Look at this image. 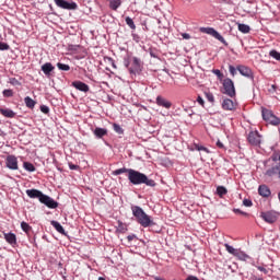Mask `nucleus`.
<instances>
[{"mask_svg":"<svg viewBox=\"0 0 280 280\" xmlns=\"http://www.w3.org/2000/svg\"><path fill=\"white\" fill-rule=\"evenodd\" d=\"M128 180L131 185H145L147 187H156V182L144 173L131 168L128 175Z\"/></svg>","mask_w":280,"mask_h":280,"instance_id":"1","label":"nucleus"},{"mask_svg":"<svg viewBox=\"0 0 280 280\" xmlns=\"http://www.w3.org/2000/svg\"><path fill=\"white\" fill-rule=\"evenodd\" d=\"M124 65L126 69H128L130 75H141V72L143 71V62L141 61V58L132 57L130 54H127L124 57Z\"/></svg>","mask_w":280,"mask_h":280,"instance_id":"2","label":"nucleus"},{"mask_svg":"<svg viewBox=\"0 0 280 280\" xmlns=\"http://www.w3.org/2000/svg\"><path fill=\"white\" fill-rule=\"evenodd\" d=\"M131 213L133 218H136L138 224L140 226H143V229H148L149 226H154L155 224L154 221L150 215H148V213H145V211H143V208L132 205Z\"/></svg>","mask_w":280,"mask_h":280,"instance_id":"3","label":"nucleus"},{"mask_svg":"<svg viewBox=\"0 0 280 280\" xmlns=\"http://www.w3.org/2000/svg\"><path fill=\"white\" fill-rule=\"evenodd\" d=\"M200 32H202L203 34H209V36H213V38L222 43V45H224L225 47H229V43L226 42V39H224V37L218 31H215V28L201 27Z\"/></svg>","mask_w":280,"mask_h":280,"instance_id":"4","label":"nucleus"},{"mask_svg":"<svg viewBox=\"0 0 280 280\" xmlns=\"http://www.w3.org/2000/svg\"><path fill=\"white\" fill-rule=\"evenodd\" d=\"M223 95H228V97H235V84L230 78L223 80Z\"/></svg>","mask_w":280,"mask_h":280,"instance_id":"5","label":"nucleus"},{"mask_svg":"<svg viewBox=\"0 0 280 280\" xmlns=\"http://www.w3.org/2000/svg\"><path fill=\"white\" fill-rule=\"evenodd\" d=\"M247 141L250 145L258 148V145H261V135H259V131H250L247 136Z\"/></svg>","mask_w":280,"mask_h":280,"instance_id":"6","label":"nucleus"},{"mask_svg":"<svg viewBox=\"0 0 280 280\" xmlns=\"http://www.w3.org/2000/svg\"><path fill=\"white\" fill-rule=\"evenodd\" d=\"M42 205H45L48 209H58V201L54 200V198L49 197L48 195H43L39 199Z\"/></svg>","mask_w":280,"mask_h":280,"instance_id":"7","label":"nucleus"},{"mask_svg":"<svg viewBox=\"0 0 280 280\" xmlns=\"http://www.w3.org/2000/svg\"><path fill=\"white\" fill-rule=\"evenodd\" d=\"M57 8H61V10H78V3L69 2L67 0H54Z\"/></svg>","mask_w":280,"mask_h":280,"instance_id":"8","label":"nucleus"},{"mask_svg":"<svg viewBox=\"0 0 280 280\" xmlns=\"http://www.w3.org/2000/svg\"><path fill=\"white\" fill-rule=\"evenodd\" d=\"M260 218L267 222V224H275L279 217L277 215V212L275 211H266L260 213Z\"/></svg>","mask_w":280,"mask_h":280,"instance_id":"9","label":"nucleus"},{"mask_svg":"<svg viewBox=\"0 0 280 280\" xmlns=\"http://www.w3.org/2000/svg\"><path fill=\"white\" fill-rule=\"evenodd\" d=\"M237 71L243 75L244 78H247L248 80H255V75L253 74V70L246 66H237Z\"/></svg>","mask_w":280,"mask_h":280,"instance_id":"10","label":"nucleus"},{"mask_svg":"<svg viewBox=\"0 0 280 280\" xmlns=\"http://www.w3.org/2000/svg\"><path fill=\"white\" fill-rule=\"evenodd\" d=\"M5 164L9 170H19V160L14 155H8Z\"/></svg>","mask_w":280,"mask_h":280,"instance_id":"11","label":"nucleus"},{"mask_svg":"<svg viewBox=\"0 0 280 280\" xmlns=\"http://www.w3.org/2000/svg\"><path fill=\"white\" fill-rule=\"evenodd\" d=\"M72 86L77 89V91H81L82 93H89V91H91V88H89V84L82 81L72 82Z\"/></svg>","mask_w":280,"mask_h":280,"instance_id":"12","label":"nucleus"},{"mask_svg":"<svg viewBox=\"0 0 280 280\" xmlns=\"http://www.w3.org/2000/svg\"><path fill=\"white\" fill-rule=\"evenodd\" d=\"M222 108L223 110H235V108H237V104L231 98H224L222 102Z\"/></svg>","mask_w":280,"mask_h":280,"instance_id":"13","label":"nucleus"},{"mask_svg":"<svg viewBox=\"0 0 280 280\" xmlns=\"http://www.w3.org/2000/svg\"><path fill=\"white\" fill-rule=\"evenodd\" d=\"M155 103L158 106H161L162 108H166L167 110H168V108H172V102L167 101L163 96H158L155 98Z\"/></svg>","mask_w":280,"mask_h":280,"instance_id":"14","label":"nucleus"},{"mask_svg":"<svg viewBox=\"0 0 280 280\" xmlns=\"http://www.w3.org/2000/svg\"><path fill=\"white\" fill-rule=\"evenodd\" d=\"M258 194L262 198H270V195L272 194V191H270V187H268L267 185L262 184V185H260L258 187Z\"/></svg>","mask_w":280,"mask_h":280,"instance_id":"15","label":"nucleus"},{"mask_svg":"<svg viewBox=\"0 0 280 280\" xmlns=\"http://www.w3.org/2000/svg\"><path fill=\"white\" fill-rule=\"evenodd\" d=\"M26 196H28V198H37L39 201L40 199L43 198L44 194L43 191L36 189V188H33V189H27L26 190Z\"/></svg>","mask_w":280,"mask_h":280,"instance_id":"16","label":"nucleus"},{"mask_svg":"<svg viewBox=\"0 0 280 280\" xmlns=\"http://www.w3.org/2000/svg\"><path fill=\"white\" fill-rule=\"evenodd\" d=\"M93 135H94V137H96V139H102V138L106 137V135H108V129L102 128V127H96L93 130Z\"/></svg>","mask_w":280,"mask_h":280,"instance_id":"17","label":"nucleus"},{"mask_svg":"<svg viewBox=\"0 0 280 280\" xmlns=\"http://www.w3.org/2000/svg\"><path fill=\"white\" fill-rule=\"evenodd\" d=\"M51 226H54V229L57 231V233H60V235H65L67 237L68 233L67 231H65V228L62 226V224H60V222L58 221H50Z\"/></svg>","mask_w":280,"mask_h":280,"instance_id":"18","label":"nucleus"},{"mask_svg":"<svg viewBox=\"0 0 280 280\" xmlns=\"http://www.w3.org/2000/svg\"><path fill=\"white\" fill-rule=\"evenodd\" d=\"M4 240L10 246H16V234L12 232L4 233Z\"/></svg>","mask_w":280,"mask_h":280,"instance_id":"19","label":"nucleus"},{"mask_svg":"<svg viewBox=\"0 0 280 280\" xmlns=\"http://www.w3.org/2000/svg\"><path fill=\"white\" fill-rule=\"evenodd\" d=\"M54 69L56 68L54 67V65H51V62H46L42 66V71L45 75H47V78L51 75V71H54Z\"/></svg>","mask_w":280,"mask_h":280,"instance_id":"20","label":"nucleus"},{"mask_svg":"<svg viewBox=\"0 0 280 280\" xmlns=\"http://www.w3.org/2000/svg\"><path fill=\"white\" fill-rule=\"evenodd\" d=\"M0 113L8 119H14V117H16V113L10 108H0Z\"/></svg>","mask_w":280,"mask_h":280,"instance_id":"21","label":"nucleus"},{"mask_svg":"<svg viewBox=\"0 0 280 280\" xmlns=\"http://www.w3.org/2000/svg\"><path fill=\"white\" fill-rule=\"evenodd\" d=\"M261 115H262L264 121H266L268 124L270 121L271 117L275 115V113H272V110H270L268 108L262 107Z\"/></svg>","mask_w":280,"mask_h":280,"instance_id":"22","label":"nucleus"},{"mask_svg":"<svg viewBox=\"0 0 280 280\" xmlns=\"http://www.w3.org/2000/svg\"><path fill=\"white\" fill-rule=\"evenodd\" d=\"M23 77H18V78H14V77H11L9 78V84H11L12 86H23Z\"/></svg>","mask_w":280,"mask_h":280,"instance_id":"23","label":"nucleus"},{"mask_svg":"<svg viewBox=\"0 0 280 280\" xmlns=\"http://www.w3.org/2000/svg\"><path fill=\"white\" fill-rule=\"evenodd\" d=\"M234 257H237V259H240V261H252L253 258H250V256H248L246 253L241 252L238 249V252H236V255Z\"/></svg>","mask_w":280,"mask_h":280,"instance_id":"24","label":"nucleus"},{"mask_svg":"<svg viewBox=\"0 0 280 280\" xmlns=\"http://www.w3.org/2000/svg\"><path fill=\"white\" fill-rule=\"evenodd\" d=\"M131 170H132V168H126V167L118 168V170H116V171H113V176H119V175H121V174H128V176H129Z\"/></svg>","mask_w":280,"mask_h":280,"instance_id":"25","label":"nucleus"},{"mask_svg":"<svg viewBox=\"0 0 280 280\" xmlns=\"http://www.w3.org/2000/svg\"><path fill=\"white\" fill-rule=\"evenodd\" d=\"M279 171H280V168H279V164H278V165L272 166L271 168L267 170L266 176L272 177V176H275V174H279Z\"/></svg>","mask_w":280,"mask_h":280,"instance_id":"26","label":"nucleus"},{"mask_svg":"<svg viewBox=\"0 0 280 280\" xmlns=\"http://www.w3.org/2000/svg\"><path fill=\"white\" fill-rule=\"evenodd\" d=\"M24 104L27 108H34V106H36V101H34L32 97L26 96L24 98Z\"/></svg>","mask_w":280,"mask_h":280,"instance_id":"27","label":"nucleus"},{"mask_svg":"<svg viewBox=\"0 0 280 280\" xmlns=\"http://www.w3.org/2000/svg\"><path fill=\"white\" fill-rule=\"evenodd\" d=\"M217 194L220 198H224V196H226V194H229V190L224 186H218Z\"/></svg>","mask_w":280,"mask_h":280,"instance_id":"28","label":"nucleus"},{"mask_svg":"<svg viewBox=\"0 0 280 280\" xmlns=\"http://www.w3.org/2000/svg\"><path fill=\"white\" fill-rule=\"evenodd\" d=\"M121 7V0H110L109 8L110 10H118Z\"/></svg>","mask_w":280,"mask_h":280,"instance_id":"29","label":"nucleus"},{"mask_svg":"<svg viewBox=\"0 0 280 280\" xmlns=\"http://www.w3.org/2000/svg\"><path fill=\"white\" fill-rule=\"evenodd\" d=\"M125 23L128 25V27H130V30H137V25L135 24V21L132 20V18L130 16L125 18Z\"/></svg>","mask_w":280,"mask_h":280,"instance_id":"30","label":"nucleus"},{"mask_svg":"<svg viewBox=\"0 0 280 280\" xmlns=\"http://www.w3.org/2000/svg\"><path fill=\"white\" fill-rule=\"evenodd\" d=\"M23 167L26 172H36V166H34V164L31 162H24Z\"/></svg>","mask_w":280,"mask_h":280,"instance_id":"31","label":"nucleus"},{"mask_svg":"<svg viewBox=\"0 0 280 280\" xmlns=\"http://www.w3.org/2000/svg\"><path fill=\"white\" fill-rule=\"evenodd\" d=\"M224 248L230 253V255H233L234 257L235 255H237V252L240 250V249H235L233 246H231L228 243L224 244Z\"/></svg>","mask_w":280,"mask_h":280,"instance_id":"32","label":"nucleus"},{"mask_svg":"<svg viewBox=\"0 0 280 280\" xmlns=\"http://www.w3.org/2000/svg\"><path fill=\"white\" fill-rule=\"evenodd\" d=\"M238 32H242V34H248V32H250V26H248V24H238Z\"/></svg>","mask_w":280,"mask_h":280,"instance_id":"33","label":"nucleus"},{"mask_svg":"<svg viewBox=\"0 0 280 280\" xmlns=\"http://www.w3.org/2000/svg\"><path fill=\"white\" fill-rule=\"evenodd\" d=\"M126 231H128L126 223L118 221L117 233H126Z\"/></svg>","mask_w":280,"mask_h":280,"instance_id":"34","label":"nucleus"},{"mask_svg":"<svg viewBox=\"0 0 280 280\" xmlns=\"http://www.w3.org/2000/svg\"><path fill=\"white\" fill-rule=\"evenodd\" d=\"M57 68L59 69V71H70L71 70V67L69 65L62 63V62H58Z\"/></svg>","mask_w":280,"mask_h":280,"instance_id":"35","label":"nucleus"},{"mask_svg":"<svg viewBox=\"0 0 280 280\" xmlns=\"http://www.w3.org/2000/svg\"><path fill=\"white\" fill-rule=\"evenodd\" d=\"M267 124H270L271 126H279L280 118L273 114V116L271 117V119H269V121H267Z\"/></svg>","mask_w":280,"mask_h":280,"instance_id":"36","label":"nucleus"},{"mask_svg":"<svg viewBox=\"0 0 280 280\" xmlns=\"http://www.w3.org/2000/svg\"><path fill=\"white\" fill-rule=\"evenodd\" d=\"M113 128L117 135H124V128H121V125L114 122Z\"/></svg>","mask_w":280,"mask_h":280,"instance_id":"37","label":"nucleus"},{"mask_svg":"<svg viewBox=\"0 0 280 280\" xmlns=\"http://www.w3.org/2000/svg\"><path fill=\"white\" fill-rule=\"evenodd\" d=\"M21 229L24 233H30V231H32V226L25 221L21 222Z\"/></svg>","mask_w":280,"mask_h":280,"instance_id":"38","label":"nucleus"},{"mask_svg":"<svg viewBox=\"0 0 280 280\" xmlns=\"http://www.w3.org/2000/svg\"><path fill=\"white\" fill-rule=\"evenodd\" d=\"M205 96H206V100H208V102H210V104H213V102H215V97L213 96V93L206 92Z\"/></svg>","mask_w":280,"mask_h":280,"instance_id":"39","label":"nucleus"},{"mask_svg":"<svg viewBox=\"0 0 280 280\" xmlns=\"http://www.w3.org/2000/svg\"><path fill=\"white\" fill-rule=\"evenodd\" d=\"M2 95H3V97H13L14 96V92L12 90H10V89L3 90L2 91Z\"/></svg>","mask_w":280,"mask_h":280,"instance_id":"40","label":"nucleus"},{"mask_svg":"<svg viewBox=\"0 0 280 280\" xmlns=\"http://www.w3.org/2000/svg\"><path fill=\"white\" fill-rule=\"evenodd\" d=\"M195 150H197L198 152H207V154H209V149H207V147H202L200 144H195Z\"/></svg>","mask_w":280,"mask_h":280,"instance_id":"41","label":"nucleus"},{"mask_svg":"<svg viewBox=\"0 0 280 280\" xmlns=\"http://www.w3.org/2000/svg\"><path fill=\"white\" fill-rule=\"evenodd\" d=\"M269 56H270L271 58H275V60H280V52L277 51V50H271V51H269Z\"/></svg>","mask_w":280,"mask_h":280,"instance_id":"42","label":"nucleus"},{"mask_svg":"<svg viewBox=\"0 0 280 280\" xmlns=\"http://www.w3.org/2000/svg\"><path fill=\"white\" fill-rule=\"evenodd\" d=\"M10 45L8 43L0 42V51H8Z\"/></svg>","mask_w":280,"mask_h":280,"instance_id":"43","label":"nucleus"},{"mask_svg":"<svg viewBox=\"0 0 280 280\" xmlns=\"http://www.w3.org/2000/svg\"><path fill=\"white\" fill-rule=\"evenodd\" d=\"M233 213H236L238 215H245L246 218H248V213L245 212V211L240 210V208H234Z\"/></svg>","mask_w":280,"mask_h":280,"instance_id":"44","label":"nucleus"},{"mask_svg":"<svg viewBox=\"0 0 280 280\" xmlns=\"http://www.w3.org/2000/svg\"><path fill=\"white\" fill-rule=\"evenodd\" d=\"M39 109L42 113H44V115H49V106L40 105Z\"/></svg>","mask_w":280,"mask_h":280,"instance_id":"45","label":"nucleus"},{"mask_svg":"<svg viewBox=\"0 0 280 280\" xmlns=\"http://www.w3.org/2000/svg\"><path fill=\"white\" fill-rule=\"evenodd\" d=\"M131 37H132V40H135V43H140L141 40V37L136 33H131Z\"/></svg>","mask_w":280,"mask_h":280,"instance_id":"46","label":"nucleus"},{"mask_svg":"<svg viewBox=\"0 0 280 280\" xmlns=\"http://www.w3.org/2000/svg\"><path fill=\"white\" fill-rule=\"evenodd\" d=\"M243 205H244V207H250V206L253 205V200H250V199H244V200H243Z\"/></svg>","mask_w":280,"mask_h":280,"instance_id":"47","label":"nucleus"},{"mask_svg":"<svg viewBox=\"0 0 280 280\" xmlns=\"http://www.w3.org/2000/svg\"><path fill=\"white\" fill-rule=\"evenodd\" d=\"M108 62H110L112 67H114V69H117V65H115V59H113L112 57H107L106 58Z\"/></svg>","mask_w":280,"mask_h":280,"instance_id":"48","label":"nucleus"},{"mask_svg":"<svg viewBox=\"0 0 280 280\" xmlns=\"http://www.w3.org/2000/svg\"><path fill=\"white\" fill-rule=\"evenodd\" d=\"M229 71L231 75H235L237 73V69H235L233 66H229Z\"/></svg>","mask_w":280,"mask_h":280,"instance_id":"49","label":"nucleus"},{"mask_svg":"<svg viewBox=\"0 0 280 280\" xmlns=\"http://www.w3.org/2000/svg\"><path fill=\"white\" fill-rule=\"evenodd\" d=\"M256 268H257V270H259L260 272H264V275H268V269H266L265 267L257 266Z\"/></svg>","mask_w":280,"mask_h":280,"instance_id":"50","label":"nucleus"},{"mask_svg":"<svg viewBox=\"0 0 280 280\" xmlns=\"http://www.w3.org/2000/svg\"><path fill=\"white\" fill-rule=\"evenodd\" d=\"M149 54H150L151 58H159V55L153 49H149Z\"/></svg>","mask_w":280,"mask_h":280,"instance_id":"51","label":"nucleus"},{"mask_svg":"<svg viewBox=\"0 0 280 280\" xmlns=\"http://www.w3.org/2000/svg\"><path fill=\"white\" fill-rule=\"evenodd\" d=\"M272 161H275V162L280 161V152L279 153H275L272 155Z\"/></svg>","mask_w":280,"mask_h":280,"instance_id":"52","label":"nucleus"},{"mask_svg":"<svg viewBox=\"0 0 280 280\" xmlns=\"http://www.w3.org/2000/svg\"><path fill=\"white\" fill-rule=\"evenodd\" d=\"M197 102L200 104V106H205V100L201 96L197 97Z\"/></svg>","mask_w":280,"mask_h":280,"instance_id":"53","label":"nucleus"},{"mask_svg":"<svg viewBox=\"0 0 280 280\" xmlns=\"http://www.w3.org/2000/svg\"><path fill=\"white\" fill-rule=\"evenodd\" d=\"M69 170H80V166L75 165V164H72V163H69Z\"/></svg>","mask_w":280,"mask_h":280,"instance_id":"54","label":"nucleus"},{"mask_svg":"<svg viewBox=\"0 0 280 280\" xmlns=\"http://www.w3.org/2000/svg\"><path fill=\"white\" fill-rule=\"evenodd\" d=\"M184 110H185V113H188V117H194V115H195L194 110L187 109V108H185Z\"/></svg>","mask_w":280,"mask_h":280,"instance_id":"55","label":"nucleus"},{"mask_svg":"<svg viewBox=\"0 0 280 280\" xmlns=\"http://www.w3.org/2000/svg\"><path fill=\"white\" fill-rule=\"evenodd\" d=\"M182 36L185 40H189V38H191V36L188 33H183Z\"/></svg>","mask_w":280,"mask_h":280,"instance_id":"56","label":"nucleus"},{"mask_svg":"<svg viewBox=\"0 0 280 280\" xmlns=\"http://www.w3.org/2000/svg\"><path fill=\"white\" fill-rule=\"evenodd\" d=\"M128 242H132V240H137V236L135 234L127 236Z\"/></svg>","mask_w":280,"mask_h":280,"instance_id":"57","label":"nucleus"},{"mask_svg":"<svg viewBox=\"0 0 280 280\" xmlns=\"http://www.w3.org/2000/svg\"><path fill=\"white\" fill-rule=\"evenodd\" d=\"M217 147H219L222 150V149H224V143H222V141L218 140Z\"/></svg>","mask_w":280,"mask_h":280,"instance_id":"58","label":"nucleus"},{"mask_svg":"<svg viewBox=\"0 0 280 280\" xmlns=\"http://www.w3.org/2000/svg\"><path fill=\"white\" fill-rule=\"evenodd\" d=\"M214 75H218L220 78L222 75V72L218 69L213 70Z\"/></svg>","mask_w":280,"mask_h":280,"instance_id":"59","label":"nucleus"},{"mask_svg":"<svg viewBox=\"0 0 280 280\" xmlns=\"http://www.w3.org/2000/svg\"><path fill=\"white\" fill-rule=\"evenodd\" d=\"M186 280H200V279H198V277L196 276H188Z\"/></svg>","mask_w":280,"mask_h":280,"instance_id":"60","label":"nucleus"},{"mask_svg":"<svg viewBox=\"0 0 280 280\" xmlns=\"http://www.w3.org/2000/svg\"><path fill=\"white\" fill-rule=\"evenodd\" d=\"M69 47H70V49H73V47H80V46L70 45Z\"/></svg>","mask_w":280,"mask_h":280,"instance_id":"61","label":"nucleus"},{"mask_svg":"<svg viewBox=\"0 0 280 280\" xmlns=\"http://www.w3.org/2000/svg\"><path fill=\"white\" fill-rule=\"evenodd\" d=\"M98 280H106V278H104V277H98Z\"/></svg>","mask_w":280,"mask_h":280,"instance_id":"62","label":"nucleus"},{"mask_svg":"<svg viewBox=\"0 0 280 280\" xmlns=\"http://www.w3.org/2000/svg\"><path fill=\"white\" fill-rule=\"evenodd\" d=\"M255 280H264V278H256Z\"/></svg>","mask_w":280,"mask_h":280,"instance_id":"63","label":"nucleus"}]
</instances>
